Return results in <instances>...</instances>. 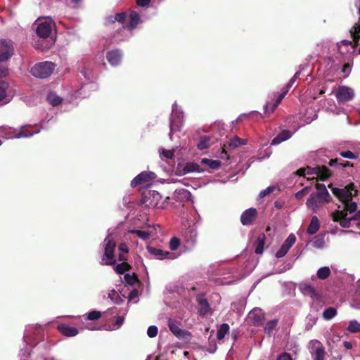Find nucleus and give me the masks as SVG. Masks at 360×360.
<instances>
[{
  "label": "nucleus",
  "instance_id": "nucleus-29",
  "mask_svg": "<svg viewBox=\"0 0 360 360\" xmlns=\"http://www.w3.org/2000/svg\"><path fill=\"white\" fill-rule=\"evenodd\" d=\"M126 15L124 13H118L114 15H110L106 18V22L108 24L114 23L115 22H119L123 23L125 20Z\"/></svg>",
  "mask_w": 360,
  "mask_h": 360
},
{
  "label": "nucleus",
  "instance_id": "nucleus-61",
  "mask_svg": "<svg viewBox=\"0 0 360 360\" xmlns=\"http://www.w3.org/2000/svg\"><path fill=\"white\" fill-rule=\"evenodd\" d=\"M34 46L37 49H40V50L44 51V50L49 49L50 48V46H51V44H46V45H40V44H35Z\"/></svg>",
  "mask_w": 360,
  "mask_h": 360
},
{
  "label": "nucleus",
  "instance_id": "nucleus-6",
  "mask_svg": "<svg viewBox=\"0 0 360 360\" xmlns=\"http://www.w3.org/2000/svg\"><path fill=\"white\" fill-rule=\"evenodd\" d=\"M37 35L42 39L49 38L56 27L55 22L50 17L39 18L35 22Z\"/></svg>",
  "mask_w": 360,
  "mask_h": 360
},
{
  "label": "nucleus",
  "instance_id": "nucleus-26",
  "mask_svg": "<svg viewBox=\"0 0 360 360\" xmlns=\"http://www.w3.org/2000/svg\"><path fill=\"white\" fill-rule=\"evenodd\" d=\"M300 289L304 295L310 296L311 298L317 297L314 288L309 284H302Z\"/></svg>",
  "mask_w": 360,
  "mask_h": 360
},
{
  "label": "nucleus",
  "instance_id": "nucleus-16",
  "mask_svg": "<svg viewBox=\"0 0 360 360\" xmlns=\"http://www.w3.org/2000/svg\"><path fill=\"white\" fill-rule=\"evenodd\" d=\"M335 96L339 102L344 103L352 100L354 96V90L346 86L338 87L335 92Z\"/></svg>",
  "mask_w": 360,
  "mask_h": 360
},
{
  "label": "nucleus",
  "instance_id": "nucleus-49",
  "mask_svg": "<svg viewBox=\"0 0 360 360\" xmlns=\"http://www.w3.org/2000/svg\"><path fill=\"white\" fill-rule=\"evenodd\" d=\"M158 333V328L155 326H150L147 330V335L149 338H153L156 337Z\"/></svg>",
  "mask_w": 360,
  "mask_h": 360
},
{
  "label": "nucleus",
  "instance_id": "nucleus-12",
  "mask_svg": "<svg viewBox=\"0 0 360 360\" xmlns=\"http://www.w3.org/2000/svg\"><path fill=\"white\" fill-rule=\"evenodd\" d=\"M13 42L8 39H0V62L8 60L13 55Z\"/></svg>",
  "mask_w": 360,
  "mask_h": 360
},
{
  "label": "nucleus",
  "instance_id": "nucleus-47",
  "mask_svg": "<svg viewBox=\"0 0 360 360\" xmlns=\"http://www.w3.org/2000/svg\"><path fill=\"white\" fill-rule=\"evenodd\" d=\"M128 265L127 263L122 262L121 264H117L114 267V270L120 274H124V271L127 270Z\"/></svg>",
  "mask_w": 360,
  "mask_h": 360
},
{
  "label": "nucleus",
  "instance_id": "nucleus-33",
  "mask_svg": "<svg viewBox=\"0 0 360 360\" xmlns=\"http://www.w3.org/2000/svg\"><path fill=\"white\" fill-rule=\"evenodd\" d=\"M47 101L53 106H57L63 101V98L54 92H50L47 95Z\"/></svg>",
  "mask_w": 360,
  "mask_h": 360
},
{
  "label": "nucleus",
  "instance_id": "nucleus-40",
  "mask_svg": "<svg viewBox=\"0 0 360 360\" xmlns=\"http://www.w3.org/2000/svg\"><path fill=\"white\" fill-rule=\"evenodd\" d=\"M210 138L208 136H202L200 138L197 147L199 150H204L210 148Z\"/></svg>",
  "mask_w": 360,
  "mask_h": 360
},
{
  "label": "nucleus",
  "instance_id": "nucleus-24",
  "mask_svg": "<svg viewBox=\"0 0 360 360\" xmlns=\"http://www.w3.org/2000/svg\"><path fill=\"white\" fill-rule=\"evenodd\" d=\"M129 18V24L128 27L130 30L136 28L139 24L142 22L140 15L136 11H131Z\"/></svg>",
  "mask_w": 360,
  "mask_h": 360
},
{
  "label": "nucleus",
  "instance_id": "nucleus-15",
  "mask_svg": "<svg viewBox=\"0 0 360 360\" xmlns=\"http://www.w3.org/2000/svg\"><path fill=\"white\" fill-rule=\"evenodd\" d=\"M157 177L156 174L150 171H144L135 176L131 181V186L134 188L144 183H148L154 180Z\"/></svg>",
  "mask_w": 360,
  "mask_h": 360
},
{
  "label": "nucleus",
  "instance_id": "nucleus-27",
  "mask_svg": "<svg viewBox=\"0 0 360 360\" xmlns=\"http://www.w3.org/2000/svg\"><path fill=\"white\" fill-rule=\"evenodd\" d=\"M195 172H201L200 169V165L198 163L193 162H187L183 168V172L181 174H186L188 173Z\"/></svg>",
  "mask_w": 360,
  "mask_h": 360
},
{
  "label": "nucleus",
  "instance_id": "nucleus-42",
  "mask_svg": "<svg viewBox=\"0 0 360 360\" xmlns=\"http://www.w3.org/2000/svg\"><path fill=\"white\" fill-rule=\"evenodd\" d=\"M120 255L119 260L124 262L127 259L126 255L128 252V247L125 243H121L118 248Z\"/></svg>",
  "mask_w": 360,
  "mask_h": 360
},
{
  "label": "nucleus",
  "instance_id": "nucleus-58",
  "mask_svg": "<svg viewBox=\"0 0 360 360\" xmlns=\"http://www.w3.org/2000/svg\"><path fill=\"white\" fill-rule=\"evenodd\" d=\"M312 111V113H311V115L310 116H305V120L304 121L307 122V123H309L311 122H312L314 120H315L317 117L316 114L314 112V111L313 110H311Z\"/></svg>",
  "mask_w": 360,
  "mask_h": 360
},
{
  "label": "nucleus",
  "instance_id": "nucleus-30",
  "mask_svg": "<svg viewBox=\"0 0 360 360\" xmlns=\"http://www.w3.org/2000/svg\"><path fill=\"white\" fill-rule=\"evenodd\" d=\"M230 327L228 323H222L217 329V338L218 340H221L224 338L225 335L229 332Z\"/></svg>",
  "mask_w": 360,
  "mask_h": 360
},
{
  "label": "nucleus",
  "instance_id": "nucleus-36",
  "mask_svg": "<svg viewBox=\"0 0 360 360\" xmlns=\"http://www.w3.org/2000/svg\"><path fill=\"white\" fill-rule=\"evenodd\" d=\"M331 271L328 266H323L318 269L316 276L321 280H325L329 277Z\"/></svg>",
  "mask_w": 360,
  "mask_h": 360
},
{
  "label": "nucleus",
  "instance_id": "nucleus-18",
  "mask_svg": "<svg viewBox=\"0 0 360 360\" xmlns=\"http://www.w3.org/2000/svg\"><path fill=\"white\" fill-rule=\"evenodd\" d=\"M146 250L149 255L157 259H170L172 255L168 251H164L160 248L148 245Z\"/></svg>",
  "mask_w": 360,
  "mask_h": 360
},
{
  "label": "nucleus",
  "instance_id": "nucleus-44",
  "mask_svg": "<svg viewBox=\"0 0 360 360\" xmlns=\"http://www.w3.org/2000/svg\"><path fill=\"white\" fill-rule=\"evenodd\" d=\"M264 236H259L257 238V243L255 248V253L256 254H262L264 250Z\"/></svg>",
  "mask_w": 360,
  "mask_h": 360
},
{
  "label": "nucleus",
  "instance_id": "nucleus-22",
  "mask_svg": "<svg viewBox=\"0 0 360 360\" xmlns=\"http://www.w3.org/2000/svg\"><path fill=\"white\" fill-rule=\"evenodd\" d=\"M59 330L67 337H75L79 333V330L75 327L69 326L68 325L58 326Z\"/></svg>",
  "mask_w": 360,
  "mask_h": 360
},
{
  "label": "nucleus",
  "instance_id": "nucleus-39",
  "mask_svg": "<svg viewBox=\"0 0 360 360\" xmlns=\"http://www.w3.org/2000/svg\"><path fill=\"white\" fill-rule=\"evenodd\" d=\"M175 193L177 195L178 198L181 200H192V195L191 192L186 189L181 188L179 190H176Z\"/></svg>",
  "mask_w": 360,
  "mask_h": 360
},
{
  "label": "nucleus",
  "instance_id": "nucleus-9",
  "mask_svg": "<svg viewBox=\"0 0 360 360\" xmlns=\"http://www.w3.org/2000/svg\"><path fill=\"white\" fill-rule=\"evenodd\" d=\"M104 255L102 257V264L105 265H112L115 262L114 258V250L116 247V243L113 238L108 236L103 242Z\"/></svg>",
  "mask_w": 360,
  "mask_h": 360
},
{
  "label": "nucleus",
  "instance_id": "nucleus-1",
  "mask_svg": "<svg viewBox=\"0 0 360 360\" xmlns=\"http://www.w3.org/2000/svg\"><path fill=\"white\" fill-rule=\"evenodd\" d=\"M333 194L338 198L343 204L340 210H347L349 214L354 212L357 210L356 202L352 201V198L357 193L356 190L354 189L353 186L349 185L342 188L333 187L329 185Z\"/></svg>",
  "mask_w": 360,
  "mask_h": 360
},
{
  "label": "nucleus",
  "instance_id": "nucleus-3",
  "mask_svg": "<svg viewBox=\"0 0 360 360\" xmlns=\"http://www.w3.org/2000/svg\"><path fill=\"white\" fill-rule=\"evenodd\" d=\"M340 206H338L337 210L332 212L330 217L333 221L338 222L342 227L349 228L351 226L352 221L360 220V210L353 212L352 217H348L349 211L340 210Z\"/></svg>",
  "mask_w": 360,
  "mask_h": 360
},
{
  "label": "nucleus",
  "instance_id": "nucleus-8",
  "mask_svg": "<svg viewBox=\"0 0 360 360\" xmlns=\"http://www.w3.org/2000/svg\"><path fill=\"white\" fill-rule=\"evenodd\" d=\"M55 64L50 61H44L34 65L30 70L31 74L37 78L49 77L55 69Z\"/></svg>",
  "mask_w": 360,
  "mask_h": 360
},
{
  "label": "nucleus",
  "instance_id": "nucleus-34",
  "mask_svg": "<svg viewBox=\"0 0 360 360\" xmlns=\"http://www.w3.org/2000/svg\"><path fill=\"white\" fill-rule=\"evenodd\" d=\"M201 163L207 165L210 168L212 169H219L221 165V162L219 160H215L208 158H202L201 160Z\"/></svg>",
  "mask_w": 360,
  "mask_h": 360
},
{
  "label": "nucleus",
  "instance_id": "nucleus-32",
  "mask_svg": "<svg viewBox=\"0 0 360 360\" xmlns=\"http://www.w3.org/2000/svg\"><path fill=\"white\" fill-rule=\"evenodd\" d=\"M101 312H100L98 311L94 310V311H89V313L83 315L82 316L80 317V319H81V321H82L83 320L94 321V320L99 319L101 318Z\"/></svg>",
  "mask_w": 360,
  "mask_h": 360
},
{
  "label": "nucleus",
  "instance_id": "nucleus-46",
  "mask_svg": "<svg viewBox=\"0 0 360 360\" xmlns=\"http://www.w3.org/2000/svg\"><path fill=\"white\" fill-rule=\"evenodd\" d=\"M169 245L172 250H176L180 245V240L176 237H173L171 238Z\"/></svg>",
  "mask_w": 360,
  "mask_h": 360
},
{
  "label": "nucleus",
  "instance_id": "nucleus-4",
  "mask_svg": "<svg viewBox=\"0 0 360 360\" xmlns=\"http://www.w3.org/2000/svg\"><path fill=\"white\" fill-rule=\"evenodd\" d=\"M296 174L307 178V180H313L317 178L325 180L330 176L329 170L326 167L300 168L296 171Z\"/></svg>",
  "mask_w": 360,
  "mask_h": 360
},
{
  "label": "nucleus",
  "instance_id": "nucleus-38",
  "mask_svg": "<svg viewBox=\"0 0 360 360\" xmlns=\"http://www.w3.org/2000/svg\"><path fill=\"white\" fill-rule=\"evenodd\" d=\"M247 143V140L241 139L238 136H234L229 141V146L231 148H237L240 146H243Z\"/></svg>",
  "mask_w": 360,
  "mask_h": 360
},
{
  "label": "nucleus",
  "instance_id": "nucleus-37",
  "mask_svg": "<svg viewBox=\"0 0 360 360\" xmlns=\"http://www.w3.org/2000/svg\"><path fill=\"white\" fill-rule=\"evenodd\" d=\"M129 233L131 234H136L139 238L142 239L143 240H148L150 236V232L146 230L133 229L129 231Z\"/></svg>",
  "mask_w": 360,
  "mask_h": 360
},
{
  "label": "nucleus",
  "instance_id": "nucleus-60",
  "mask_svg": "<svg viewBox=\"0 0 360 360\" xmlns=\"http://www.w3.org/2000/svg\"><path fill=\"white\" fill-rule=\"evenodd\" d=\"M8 68L5 66L0 67V79L4 77L8 74Z\"/></svg>",
  "mask_w": 360,
  "mask_h": 360
},
{
  "label": "nucleus",
  "instance_id": "nucleus-17",
  "mask_svg": "<svg viewBox=\"0 0 360 360\" xmlns=\"http://www.w3.org/2000/svg\"><path fill=\"white\" fill-rule=\"evenodd\" d=\"M295 241L296 237L295 234L290 233L284 241L280 249L276 252V257L277 258H281L284 257L289 251L290 248L295 244Z\"/></svg>",
  "mask_w": 360,
  "mask_h": 360
},
{
  "label": "nucleus",
  "instance_id": "nucleus-41",
  "mask_svg": "<svg viewBox=\"0 0 360 360\" xmlns=\"http://www.w3.org/2000/svg\"><path fill=\"white\" fill-rule=\"evenodd\" d=\"M277 323L278 321L276 319L268 321L264 328V333L267 335H271L276 328Z\"/></svg>",
  "mask_w": 360,
  "mask_h": 360
},
{
  "label": "nucleus",
  "instance_id": "nucleus-13",
  "mask_svg": "<svg viewBox=\"0 0 360 360\" xmlns=\"http://www.w3.org/2000/svg\"><path fill=\"white\" fill-rule=\"evenodd\" d=\"M168 327L170 331L178 338H181L186 340H190L191 339V333L187 330L181 329L179 326V323L175 320L169 319Z\"/></svg>",
  "mask_w": 360,
  "mask_h": 360
},
{
  "label": "nucleus",
  "instance_id": "nucleus-57",
  "mask_svg": "<svg viewBox=\"0 0 360 360\" xmlns=\"http://www.w3.org/2000/svg\"><path fill=\"white\" fill-rule=\"evenodd\" d=\"M276 360H292V356H290V354L286 353V352H284V353H282L281 354H280Z\"/></svg>",
  "mask_w": 360,
  "mask_h": 360
},
{
  "label": "nucleus",
  "instance_id": "nucleus-23",
  "mask_svg": "<svg viewBox=\"0 0 360 360\" xmlns=\"http://www.w3.org/2000/svg\"><path fill=\"white\" fill-rule=\"evenodd\" d=\"M291 136L292 133H290L288 130H283L272 139L271 144L278 145L289 139Z\"/></svg>",
  "mask_w": 360,
  "mask_h": 360
},
{
  "label": "nucleus",
  "instance_id": "nucleus-21",
  "mask_svg": "<svg viewBox=\"0 0 360 360\" xmlns=\"http://www.w3.org/2000/svg\"><path fill=\"white\" fill-rule=\"evenodd\" d=\"M257 210L255 208H249L244 211L240 217V221L243 225H250L255 219Z\"/></svg>",
  "mask_w": 360,
  "mask_h": 360
},
{
  "label": "nucleus",
  "instance_id": "nucleus-20",
  "mask_svg": "<svg viewBox=\"0 0 360 360\" xmlns=\"http://www.w3.org/2000/svg\"><path fill=\"white\" fill-rule=\"evenodd\" d=\"M249 321L256 326H258L262 323L264 320V316L260 309H254L250 311L248 314Z\"/></svg>",
  "mask_w": 360,
  "mask_h": 360
},
{
  "label": "nucleus",
  "instance_id": "nucleus-55",
  "mask_svg": "<svg viewBox=\"0 0 360 360\" xmlns=\"http://www.w3.org/2000/svg\"><path fill=\"white\" fill-rule=\"evenodd\" d=\"M330 166H340L342 167H345L347 165H349V162H346L345 163H340L338 162V159H334V160H330Z\"/></svg>",
  "mask_w": 360,
  "mask_h": 360
},
{
  "label": "nucleus",
  "instance_id": "nucleus-51",
  "mask_svg": "<svg viewBox=\"0 0 360 360\" xmlns=\"http://www.w3.org/2000/svg\"><path fill=\"white\" fill-rule=\"evenodd\" d=\"M108 298L110 299L115 303L119 302V300H120L119 294L115 290H112L109 292Z\"/></svg>",
  "mask_w": 360,
  "mask_h": 360
},
{
  "label": "nucleus",
  "instance_id": "nucleus-50",
  "mask_svg": "<svg viewBox=\"0 0 360 360\" xmlns=\"http://www.w3.org/2000/svg\"><path fill=\"white\" fill-rule=\"evenodd\" d=\"M351 61H347L343 66H342V73L344 74V77H347L350 72H351V70H352V63H350Z\"/></svg>",
  "mask_w": 360,
  "mask_h": 360
},
{
  "label": "nucleus",
  "instance_id": "nucleus-14",
  "mask_svg": "<svg viewBox=\"0 0 360 360\" xmlns=\"http://www.w3.org/2000/svg\"><path fill=\"white\" fill-rule=\"evenodd\" d=\"M14 96V93L10 89L9 84L3 82L0 84V106L8 104Z\"/></svg>",
  "mask_w": 360,
  "mask_h": 360
},
{
  "label": "nucleus",
  "instance_id": "nucleus-56",
  "mask_svg": "<svg viewBox=\"0 0 360 360\" xmlns=\"http://www.w3.org/2000/svg\"><path fill=\"white\" fill-rule=\"evenodd\" d=\"M97 88H98V86H97L96 84H95V83H89V84H84L82 87L81 90L85 91L86 89H92L93 90H96V89H97Z\"/></svg>",
  "mask_w": 360,
  "mask_h": 360
},
{
  "label": "nucleus",
  "instance_id": "nucleus-35",
  "mask_svg": "<svg viewBox=\"0 0 360 360\" xmlns=\"http://www.w3.org/2000/svg\"><path fill=\"white\" fill-rule=\"evenodd\" d=\"M347 330L351 333H360V322L355 319L351 320L348 323Z\"/></svg>",
  "mask_w": 360,
  "mask_h": 360
},
{
  "label": "nucleus",
  "instance_id": "nucleus-48",
  "mask_svg": "<svg viewBox=\"0 0 360 360\" xmlns=\"http://www.w3.org/2000/svg\"><path fill=\"white\" fill-rule=\"evenodd\" d=\"M340 155L341 157L347 159H351V160H355L358 158V155L354 154V153L347 150V151H342L340 153Z\"/></svg>",
  "mask_w": 360,
  "mask_h": 360
},
{
  "label": "nucleus",
  "instance_id": "nucleus-7",
  "mask_svg": "<svg viewBox=\"0 0 360 360\" xmlns=\"http://www.w3.org/2000/svg\"><path fill=\"white\" fill-rule=\"evenodd\" d=\"M184 122V112L180 107L178 106L176 103L172 105V113L169 118V128L170 131L169 134L170 140L172 139V136L176 131L179 130L182 126Z\"/></svg>",
  "mask_w": 360,
  "mask_h": 360
},
{
  "label": "nucleus",
  "instance_id": "nucleus-2",
  "mask_svg": "<svg viewBox=\"0 0 360 360\" xmlns=\"http://www.w3.org/2000/svg\"><path fill=\"white\" fill-rule=\"evenodd\" d=\"M316 191L312 193L306 202L308 210L317 212L326 203L330 202V194L324 184H316Z\"/></svg>",
  "mask_w": 360,
  "mask_h": 360
},
{
  "label": "nucleus",
  "instance_id": "nucleus-25",
  "mask_svg": "<svg viewBox=\"0 0 360 360\" xmlns=\"http://www.w3.org/2000/svg\"><path fill=\"white\" fill-rule=\"evenodd\" d=\"M320 228V223L318 217L316 216H313L311 217L309 225L307 228V233L309 235H313L316 233Z\"/></svg>",
  "mask_w": 360,
  "mask_h": 360
},
{
  "label": "nucleus",
  "instance_id": "nucleus-54",
  "mask_svg": "<svg viewBox=\"0 0 360 360\" xmlns=\"http://www.w3.org/2000/svg\"><path fill=\"white\" fill-rule=\"evenodd\" d=\"M300 75V72H297L295 75L289 80V82H288V84H286L285 87V89H288V91H289V89L292 86V85L294 84L296 79L297 78V77Z\"/></svg>",
  "mask_w": 360,
  "mask_h": 360
},
{
  "label": "nucleus",
  "instance_id": "nucleus-28",
  "mask_svg": "<svg viewBox=\"0 0 360 360\" xmlns=\"http://www.w3.org/2000/svg\"><path fill=\"white\" fill-rule=\"evenodd\" d=\"M199 304V314L200 315L205 316L210 311V304L206 299L200 298L198 300Z\"/></svg>",
  "mask_w": 360,
  "mask_h": 360
},
{
  "label": "nucleus",
  "instance_id": "nucleus-5",
  "mask_svg": "<svg viewBox=\"0 0 360 360\" xmlns=\"http://www.w3.org/2000/svg\"><path fill=\"white\" fill-rule=\"evenodd\" d=\"M39 132V130L28 131L25 126L21 127L19 131L8 126L0 127V136L6 139L28 138Z\"/></svg>",
  "mask_w": 360,
  "mask_h": 360
},
{
  "label": "nucleus",
  "instance_id": "nucleus-63",
  "mask_svg": "<svg viewBox=\"0 0 360 360\" xmlns=\"http://www.w3.org/2000/svg\"><path fill=\"white\" fill-rule=\"evenodd\" d=\"M124 278L127 283L131 284V285L134 283V278L129 274H125Z\"/></svg>",
  "mask_w": 360,
  "mask_h": 360
},
{
  "label": "nucleus",
  "instance_id": "nucleus-10",
  "mask_svg": "<svg viewBox=\"0 0 360 360\" xmlns=\"http://www.w3.org/2000/svg\"><path fill=\"white\" fill-rule=\"evenodd\" d=\"M307 349L313 360H325L326 352L323 345L318 340L309 342Z\"/></svg>",
  "mask_w": 360,
  "mask_h": 360
},
{
  "label": "nucleus",
  "instance_id": "nucleus-31",
  "mask_svg": "<svg viewBox=\"0 0 360 360\" xmlns=\"http://www.w3.org/2000/svg\"><path fill=\"white\" fill-rule=\"evenodd\" d=\"M174 151H175V149L166 150V149L162 148V149L159 150L160 158L162 160H172L174 157Z\"/></svg>",
  "mask_w": 360,
  "mask_h": 360
},
{
  "label": "nucleus",
  "instance_id": "nucleus-59",
  "mask_svg": "<svg viewBox=\"0 0 360 360\" xmlns=\"http://www.w3.org/2000/svg\"><path fill=\"white\" fill-rule=\"evenodd\" d=\"M150 3V0H136V4L141 7H146Z\"/></svg>",
  "mask_w": 360,
  "mask_h": 360
},
{
  "label": "nucleus",
  "instance_id": "nucleus-64",
  "mask_svg": "<svg viewBox=\"0 0 360 360\" xmlns=\"http://www.w3.org/2000/svg\"><path fill=\"white\" fill-rule=\"evenodd\" d=\"M123 322H124L123 317H122V316L117 317L115 323H116L117 328L120 327L122 325Z\"/></svg>",
  "mask_w": 360,
  "mask_h": 360
},
{
  "label": "nucleus",
  "instance_id": "nucleus-11",
  "mask_svg": "<svg viewBox=\"0 0 360 360\" xmlns=\"http://www.w3.org/2000/svg\"><path fill=\"white\" fill-rule=\"evenodd\" d=\"M162 198L160 193L156 191H149L146 193L143 198V202L146 206L148 207H158L164 208L162 205H160V201Z\"/></svg>",
  "mask_w": 360,
  "mask_h": 360
},
{
  "label": "nucleus",
  "instance_id": "nucleus-52",
  "mask_svg": "<svg viewBox=\"0 0 360 360\" xmlns=\"http://www.w3.org/2000/svg\"><path fill=\"white\" fill-rule=\"evenodd\" d=\"M309 186H305L304 188L295 193V198L298 200L302 199L309 191Z\"/></svg>",
  "mask_w": 360,
  "mask_h": 360
},
{
  "label": "nucleus",
  "instance_id": "nucleus-53",
  "mask_svg": "<svg viewBox=\"0 0 360 360\" xmlns=\"http://www.w3.org/2000/svg\"><path fill=\"white\" fill-rule=\"evenodd\" d=\"M274 189H275V187L269 186V187L266 188V189L262 190V191H260V193L259 194V198H262L265 197L266 195L272 193L274 191Z\"/></svg>",
  "mask_w": 360,
  "mask_h": 360
},
{
  "label": "nucleus",
  "instance_id": "nucleus-62",
  "mask_svg": "<svg viewBox=\"0 0 360 360\" xmlns=\"http://www.w3.org/2000/svg\"><path fill=\"white\" fill-rule=\"evenodd\" d=\"M288 93V89H285L279 96H278L276 99L277 103H280L283 98L285 96L286 94Z\"/></svg>",
  "mask_w": 360,
  "mask_h": 360
},
{
  "label": "nucleus",
  "instance_id": "nucleus-45",
  "mask_svg": "<svg viewBox=\"0 0 360 360\" xmlns=\"http://www.w3.org/2000/svg\"><path fill=\"white\" fill-rule=\"evenodd\" d=\"M307 322L306 323L305 328L307 330H310L311 329L313 326L316 323L317 318L309 314V316H307Z\"/></svg>",
  "mask_w": 360,
  "mask_h": 360
},
{
  "label": "nucleus",
  "instance_id": "nucleus-19",
  "mask_svg": "<svg viewBox=\"0 0 360 360\" xmlns=\"http://www.w3.org/2000/svg\"><path fill=\"white\" fill-rule=\"evenodd\" d=\"M122 52L120 49H114L108 51L106 53V59L112 66L119 65L122 61Z\"/></svg>",
  "mask_w": 360,
  "mask_h": 360
},
{
  "label": "nucleus",
  "instance_id": "nucleus-43",
  "mask_svg": "<svg viewBox=\"0 0 360 360\" xmlns=\"http://www.w3.org/2000/svg\"><path fill=\"white\" fill-rule=\"evenodd\" d=\"M337 314V311L335 308L329 307L324 310L323 317L326 320H330L334 318Z\"/></svg>",
  "mask_w": 360,
  "mask_h": 360
}]
</instances>
